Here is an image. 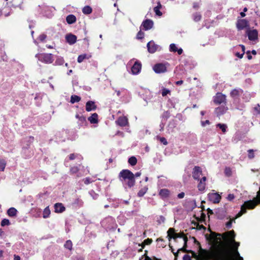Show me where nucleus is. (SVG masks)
<instances>
[{"label":"nucleus","instance_id":"obj_1","mask_svg":"<svg viewBox=\"0 0 260 260\" xmlns=\"http://www.w3.org/2000/svg\"><path fill=\"white\" fill-rule=\"evenodd\" d=\"M141 174L140 172H137L135 174H134L128 170H122L119 174V178L123 184L126 185L129 188H131L135 184V177H139Z\"/></svg>","mask_w":260,"mask_h":260},{"label":"nucleus","instance_id":"obj_2","mask_svg":"<svg viewBox=\"0 0 260 260\" xmlns=\"http://www.w3.org/2000/svg\"><path fill=\"white\" fill-rule=\"evenodd\" d=\"M188 251V253L191 254L192 257L194 258L196 260H211L212 259V254L214 252L209 250L203 249L201 246H200L198 254L191 250H189Z\"/></svg>","mask_w":260,"mask_h":260},{"label":"nucleus","instance_id":"obj_3","mask_svg":"<svg viewBox=\"0 0 260 260\" xmlns=\"http://www.w3.org/2000/svg\"><path fill=\"white\" fill-rule=\"evenodd\" d=\"M231 243L232 244L231 250L225 248H221L219 250H224L226 251L229 253L230 258L232 260H243V258L240 255V253L238 251L240 243L236 242L235 240H234Z\"/></svg>","mask_w":260,"mask_h":260},{"label":"nucleus","instance_id":"obj_4","mask_svg":"<svg viewBox=\"0 0 260 260\" xmlns=\"http://www.w3.org/2000/svg\"><path fill=\"white\" fill-rule=\"evenodd\" d=\"M211 260H232L230 258L229 253L224 250H217L214 251Z\"/></svg>","mask_w":260,"mask_h":260},{"label":"nucleus","instance_id":"obj_5","mask_svg":"<svg viewBox=\"0 0 260 260\" xmlns=\"http://www.w3.org/2000/svg\"><path fill=\"white\" fill-rule=\"evenodd\" d=\"M35 56L39 61L47 64L51 63L54 60L53 54L51 53H39Z\"/></svg>","mask_w":260,"mask_h":260},{"label":"nucleus","instance_id":"obj_6","mask_svg":"<svg viewBox=\"0 0 260 260\" xmlns=\"http://www.w3.org/2000/svg\"><path fill=\"white\" fill-rule=\"evenodd\" d=\"M213 102L216 105H220L221 104L226 105V96L221 92H217L213 97Z\"/></svg>","mask_w":260,"mask_h":260},{"label":"nucleus","instance_id":"obj_7","mask_svg":"<svg viewBox=\"0 0 260 260\" xmlns=\"http://www.w3.org/2000/svg\"><path fill=\"white\" fill-rule=\"evenodd\" d=\"M167 233L169 240H171L172 239L176 240L177 238H183V237H184V234L183 233H176L175 232V229L173 228H170L168 230Z\"/></svg>","mask_w":260,"mask_h":260},{"label":"nucleus","instance_id":"obj_8","mask_svg":"<svg viewBox=\"0 0 260 260\" xmlns=\"http://www.w3.org/2000/svg\"><path fill=\"white\" fill-rule=\"evenodd\" d=\"M249 26V21L245 19H238L236 27L238 30H243Z\"/></svg>","mask_w":260,"mask_h":260},{"label":"nucleus","instance_id":"obj_9","mask_svg":"<svg viewBox=\"0 0 260 260\" xmlns=\"http://www.w3.org/2000/svg\"><path fill=\"white\" fill-rule=\"evenodd\" d=\"M153 70L157 74L165 73L167 70L165 64L162 63L155 64L153 67Z\"/></svg>","mask_w":260,"mask_h":260},{"label":"nucleus","instance_id":"obj_10","mask_svg":"<svg viewBox=\"0 0 260 260\" xmlns=\"http://www.w3.org/2000/svg\"><path fill=\"white\" fill-rule=\"evenodd\" d=\"M192 177L194 179L199 180L200 177L202 175V170L200 167L195 166L192 172Z\"/></svg>","mask_w":260,"mask_h":260},{"label":"nucleus","instance_id":"obj_11","mask_svg":"<svg viewBox=\"0 0 260 260\" xmlns=\"http://www.w3.org/2000/svg\"><path fill=\"white\" fill-rule=\"evenodd\" d=\"M171 191L167 188H162L159 190L158 195L162 200L169 198L171 196Z\"/></svg>","mask_w":260,"mask_h":260},{"label":"nucleus","instance_id":"obj_12","mask_svg":"<svg viewBox=\"0 0 260 260\" xmlns=\"http://www.w3.org/2000/svg\"><path fill=\"white\" fill-rule=\"evenodd\" d=\"M246 34L248 39L250 41H255L258 39V31L256 29L247 30Z\"/></svg>","mask_w":260,"mask_h":260},{"label":"nucleus","instance_id":"obj_13","mask_svg":"<svg viewBox=\"0 0 260 260\" xmlns=\"http://www.w3.org/2000/svg\"><path fill=\"white\" fill-rule=\"evenodd\" d=\"M209 200L214 204L218 203L221 200V196L217 192L208 194Z\"/></svg>","mask_w":260,"mask_h":260},{"label":"nucleus","instance_id":"obj_14","mask_svg":"<svg viewBox=\"0 0 260 260\" xmlns=\"http://www.w3.org/2000/svg\"><path fill=\"white\" fill-rule=\"evenodd\" d=\"M148 51L150 53H154L158 48V45L155 44L153 41L149 42L147 44Z\"/></svg>","mask_w":260,"mask_h":260},{"label":"nucleus","instance_id":"obj_15","mask_svg":"<svg viewBox=\"0 0 260 260\" xmlns=\"http://www.w3.org/2000/svg\"><path fill=\"white\" fill-rule=\"evenodd\" d=\"M65 38L66 42L70 45H73L77 41V37L71 33L67 34Z\"/></svg>","mask_w":260,"mask_h":260},{"label":"nucleus","instance_id":"obj_16","mask_svg":"<svg viewBox=\"0 0 260 260\" xmlns=\"http://www.w3.org/2000/svg\"><path fill=\"white\" fill-rule=\"evenodd\" d=\"M141 26L143 27V29L145 30L150 29L153 26V22L150 19H146L143 21Z\"/></svg>","mask_w":260,"mask_h":260},{"label":"nucleus","instance_id":"obj_17","mask_svg":"<svg viewBox=\"0 0 260 260\" xmlns=\"http://www.w3.org/2000/svg\"><path fill=\"white\" fill-rule=\"evenodd\" d=\"M54 212L57 213H61L66 210V207L61 203H55L54 205Z\"/></svg>","mask_w":260,"mask_h":260},{"label":"nucleus","instance_id":"obj_18","mask_svg":"<svg viewBox=\"0 0 260 260\" xmlns=\"http://www.w3.org/2000/svg\"><path fill=\"white\" fill-rule=\"evenodd\" d=\"M141 63L138 61H136L134 65L132 66L131 71L133 74H138L141 69Z\"/></svg>","mask_w":260,"mask_h":260},{"label":"nucleus","instance_id":"obj_19","mask_svg":"<svg viewBox=\"0 0 260 260\" xmlns=\"http://www.w3.org/2000/svg\"><path fill=\"white\" fill-rule=\"evenodd\" d=\"M227 110L228 107L226 106V105H224L216 108L215 110V112L217 116H219L225 113Z\"/></svg>","mask_w":260,"mask_h":260},{"label":"nucleus","instance_id":"obj_20","mask_svg":"<svg viewBox=\"0 0 260 260\" xmlns=\"http://www.w3.org/2000/svg\"><path fill=\"white\" fill-rule=\"evenodd\" d=\"M207 178L205 176L203 177L201 179H200V182L198 185V188L200 191H204L206 188V181Z\"/></svg>","mask_w":260,"mask_h":260},{"label":"nucleus","instance_id":"obj_21","mask_svg":"<svg viewBox=\"0 0 260 260\" xmlns=\"http://www.w3.org/2000/svg\"><path fill=\"white\" fill-rule=\"evenodd\" d=\"M97 107L95 103L92 101H89L86 102L85 109L87 112H90L92 110H95Z\"/></svg>","mask_w":260,"mask_h":260},{"label":"nucleus","instance_id":"obj_22","mask_svg":"<svg viewBox=\"0 0 260 260\" xmlns=\"http://www.w3.org/2000/svg\"><path fill=\"white\" fill-rule=\"evenodd\" d=\"M116 122L117 124L120 126H125L128 123V120L126 117H119L116 121Z\"/></svg>","mask_w":260,"mask_h":260},{"label":"nucleus","instance_id":"obj_23","mask_svg":"<svg viewBox=\"0 0 260 260\" xmlns=\"http://www.w3.org/2000/svg\"><path fill=\"white\" fill-rule=\"evenodd\" d=\"M88 120L91 124H95L98 122V115L94 113L92 114L91 116L88 118Z\"/></svg>","mask_w":260,"mask_h":260},{"label":"nucleus","instance_id":"obj_24","mask_svg":"<svg viewBox=\"0 0 260 260\" xmlns=\"http://www.w3.org/2000/svg\"><path fill=\"white\" fill-rule=\"evenodd\" d=\"M76 17L74 15L70 14L66 17V21L69 24H72L76 22Z\"/></svg>","mask_w":260,"mask_h":260},{"label":"nucleus","instance_id":"obj_25","mask_svg":"<svg viewBox=\"0 0 260 260\" xmlns=\"http://www.w3.org/2000/svg\"><path fill=\"white\" fill-rule=\"evenodd\" d=\"M91 57V55L87 54H83L79 55L77 58V61L79 63L82 62L85 59H89Z\"/></svg>","mask_w":260,"mask_h":260},{"label":"nucleus","instance_id":"obj_26","mask_svg":"<svg viewBox=\"0 0 260 260\" xmlns=\"http://www.w3.org/2000/svg\"><path fill=\"white\" fill-rule=\"evenodd\" d=\"M17 210L14 207H11L7 210V214L9 216L14 217L17 215Z\"/></svg>","mask_w":260,"mask_h":260},{"label":"nucleus","instance_id":"obj_27","mask_svg":"<svg viewBox=\"0 0 260 260\" xmlns=\"http://www.w3.org/2000/svg\"><path fill=\"white\" fill-rule=\"evenodd\" d=\"M78 125L80 127L83 126H86L87 125V122L86 119V117L83 115L81 116V117L78 120Z\"/></svg>","mask_w":260,"mask_h":260},{"label":"nucleus","instance_id":"obj_28","mask_svg":"<svg viewBox=\"0 0 260 260\" xmlns=\"http://www.w3.org/2000/svg\"><path fill=\"white\" fill-rule=\"evenodd\" d=\"M161 8V5L160 3L159 2L157 3V5L156 7H154V11L155 12L156 15L160 16L162 15V13L159 11V9Z\"/></svg>","mask_w":260,"mask_h":260},{"label":"nucleus","instance_id":"obj_29","mask_svg":"<svg viewBox=\"0 0 260 260\" xmlns=\"http://www.w3.org/2000/svg\"><path fill=\"white\" fill-rule=\"evenodd\" d=\"M81 101V98L77 95H72L71 96L70 102L72 104H74L76 102H79Z\"/></svg>","mask_w":260,"mask_h":260},{"label":"nucleus","instance_id":"obj_30","mask_svg":"<svg viewBox=\"0 0 260 260\" xmlns=\"http://www.w3.org/2000/svg\"><path fill=\"white\" fill-rule=\"evenodd\" d=\"M148 188L147 186H144L143 188H141L138 192L137 196L139 197H143L147 191Z\"/></svg>","mask_w":260,"mask_h":260},{"label":"nucleus","instance_id":"obj_31","mask_svg":"<svg viewBox=\"0 0 260 260\" xmlns=\"http://www.w3.org/2000/svg\"><path fill=\"white\" fill-rule=\"evenodd\" d=\"M230 95L233 98H236L240 95V91L238 89H234L230 92Z\"/></svg>","mask_w":260,"mask_h":260},{"label":"nucleus","instance_id":"obj_32","mask_svg":"<svg viewBox=\"0 0 260 260\" xmlns=\"http://www.w3.org/2000/svg\"><path fill=\"white\" fill-rule=\"evenodd\" d=\"M226 234L228 235V238L230 239V242L235 240V234L233 230L228 232Z\"/></svg>","mask_w":260,"mask_h":260},{"label":"nucleus","instance_id":"obj_33","mask_svg":"<svg viewBox=\"0 0 260 260\" xmlns=\"http://www.w3.org/2000/svg\"><path fill=\"white\" fill-rule=\"evenodd\" d=\"M92 8L89 6H85L82 9V12L84 14H90L92 12Z\"/></svg>","mask_w":260,"mask_h":260},{"label":"nucleus","instance_id":"obj_34","mask_svg":"<svg viewBox=\"0 0 260 260\" xmlns=\"http://www.w3.org/2000/svg\"><path fill=\"white\" fill-rule=\"evenodd\" d=\"M50 214V210L49 208V207H46L43 211V217L44 218H47L49 217Z\"/></svg>","mask_w":260,"mask_h":260},{"label":"nucleus","instance_id":"obj_35","mask_svg":"<svg viewBox=\"0 0 260 260\" xmlns=\"http://www.w3.org/2000/svg\"><path fill=\"white\" fill-rule=\"evenodd\" d=\"M128 162L132 166H135L137 163V159L135 156H131L128 158Z\"/></svg>","mask_w":260,"mask_h":260},{"label":"nucleus","instance_id":"obj_36","mask_svg":"<svg viewBox=\"0 0 260 260\" xmlns=\"http://www.w3.org/2000/svg\"><path fill=\"white\" fill-rule=\"evenodd\" d=\"M246 211H246V208H245L244 206H241L240 211L236 215L235 218L234 219L240 217L243 214H245V213H246Z\"/></svg>","mask_w":260,"mask_h":260},{"label":"nucleus","instance_id":"obj_37","mask_svg":"<svg viewBox=\"0 0 260 260\" xmlns=\"http://www.w3.org/2000/svg\"><path fill=\"white\" fill-rule=\"evenodd\" d=\"M246 211H246V208H245L244 206H241L240 211L236 215L235 218L234 219L240 217L243 214H245V213H246Z\"/></svg>","mask_w":260,"mask_h":260},{"label":"nucleus","instance_id":"obj_38","mask_svg":"<svg viewBox=\"0 0 260 260\" xmlns=\"http://www.w3.org/2000/svg\"><path fill=\"white\" fill-rule=\"evenodd\" d=\"M216 127H219L223 133L226 132L227 125L225 124L218 123L216 124Z\"/></svg>","mask_w":260,"mask_h":260},{"label":"nucleus","instance_id":"obj_39","mask_svg":"<svg viewBox=\"0 0 260 260\" xmlns=\"http://www.w3.org/2000/svg\"><path fill=\"white\" fill-rule=\"evenodd\" d=\"M72 246H73V244H72V242L71 240H67L65 244H64V247L70 250H71L72 249Z\"/></svg>","mask_w":260,"mask_h":260},{"label":"nucleus","instance_id":"obj_40","mask_svg":"<svg viewBox=\"0 0 260 260\" xmlns=\"http://www.w3.org/2000/svg\"><path fill=\"white\" fill-rule=\"evenodd\" d=\"M7 162L5 159H0V171H4Z\"/></svg>","mask_w":260,"mask_h":260},{"label":"nucleus","instance_id":"obj_41","mask_svg":"<svg viewBox=\"0 0 260 260\" xmlns=\"http://www.w3.org/2000/svg\"><path fill=\"white\" fill-rule=\"evenodd\" d=\"M79 171V169L77 166L72 167L70 170V174H74Z\"/></svg>","mask_w":260,"mask_h":260},{"label":"nucleus","instance_id":"obj_42","mask_svg":"<svg viewBox=\"0 0 260 260\" xmlns=\"http://www.w3.org/2000/svg\"><path fill=\"white\" fill-rule=\"evenodd\" d=\"M10 224V222L9 220L6 218L3 219L1 222V225L2 226H4L5 225H9Z\"/></svg>","mask_w":260,"mask_h":260},{"label":"nucleus","instance_id":"obj_43","mask_svg":"<svg viewBox=\"0 0 260 260\" xmlns=\"http://www.w3.org/2000/svg\"><path fill=\"white\" fill-rule=\"evenodd\" d=\"M202 16L199 13H196L193 14V20L196 21H199L201 19Z\"/></svg>","mask_w":260,"mask_h":260},{"label":"nucleus","instance_id":"obj_44","mask_svg":"<svg viewBox=\"0 0 260 260\" xmlns=\"http://www.w3.org/2000/svg\"><path fill=\"white\" fill-rule=\"evenodd\" d=\"M64 63V60L63 58H57L55 62V64L57 66L62 65Z\"/></svg>","mask_w":260,"mask_h":260},{"label":"nucleus","instance_id":"obj_45","mask_svg":"<svg viewBox=\"0 0 260 260\" xmlns=\"http://www.w3.org/2000/svg\"><path fill=\"white\" fill-rule=\"evenodd\" d=\"M157 139L159 140V141L165 145H167L168 144L167 140L165 137L157 136Z\"/></svg>","mask_w":260,"mask_h":260},{"label":"nucleus","instance_id":"obj_46","mask_svg":"<svg viewBox=\"0 0 260 260\" xmlns=\"http://www.w3.org/2000/svg\"><path fill=\"white\" fill-rule=\"evenodd\" d=\"M171 93V91L167 88H163L162 89L161 94L162 96H166L168 94H170Z\"/></svg>","mask_w":260,"mask_h":260},{"label":"nucleus","instance_id":"obj_47","mask_svg":"<svg viewBox=\"0 0 260 260\" xmlns=\"http://www.w3.org/2000/svg\"><path fill=\"white\" fill-rule=\"evenodd\" d=\"M177 47L175 44H171L170 45L169 50L171 52H176L177 50Z\"/></svg>","mask_w":260,"mask_h":260},{"label":"nucleus","instance_id":"obj_48","mask_svg":"<svg viewBox=\"0 0 260 260\" xmlns=\"http://www.w3.org/2000/svg\"><path fill=\"white\" fill-rule=\"evenodd\" d=\"M194 225H196V229L198 230H201L202 229L205 230L206 228L202 224H200L198 222H194Z\"/></svg>","mask_w":260,"mask_h":260},{"label":"nucleus","instance_id":"obj_49","mask_svg":"<svg viewBox=\"0 0 260 260\" xmlns=\"http://www.w3.org/2000/svg\"><path fill=\"white\" fill-rule=\"evenodd\" d=\"M84 183L86 185H88L92 183L93 181L90 177H86L83 180Z\"/></svg>","mask_w":260,"mask_h":260},{"label":"nucleus","instance_id":"obj_50","mask_svg":"<svg viewBox=\"0 0 260 260\" xmlns=\"http://www.w3.org/2000/svg\"><path fill=\"white\" fill-rule=\"evenodd\" d=\"M144 37V33L141 30H140L137 35V39L140 40L143 39Z\"/></svg>","mask_w":260,"mask_h":260},{"label":"nucleus","instance_id":"obj_51","mask_svg":"<svg viewBox=\"0 0 260 260\" xmlns=\"http://www.w3.org/2000/svg\"><path fill=\"white\" fill-rule=\"evenodd\" d=\"M235 221V219H230L229 221H228L226 224H225V226H226V228L228 229H230L232 228V222L233 221Z\"/></svg>","mask_w":260,"mask_h":260},{"label":"nucleus","instance_id":"obj_52","mask_svg":"<svg viewBox=\"0 0 260 260\" xmlns=\"http://www.w3.org/2000/svg\"><path fill=\"white\" fill-rule=\"evenodd\" d=\"M248 156L249 158H253L254 157L253 150L249 149L248 151Z\"/></svg>","mask_w":260,"mask_h":260},{"label":"nucleus","instance_id":"obj_53","mask_svg":"<svg viewBox=\"0 0 260 260\" xmlns=\"http://www.w3.org/2000/svg\"><path fill=\"white\" fill-rule=\"evenodd\" d=\"M152 240L151 239L147 238V239L144 241V245H150L152 242Z\"/></svg>","mask_w":260,"mask_h":260},{"label":"nucleus","instance_id":"obj_54","mask_svg":"<svg viewBox=\"0 0 260 260\" xmlns=\"http://www.w3.org/2000/svg\"><path fill=\"white\" fill-rule=\"evenodd\" d=\"M225 174L228 176H230L231 175V171L230 168H225L224 170Z\"/></svg>","mask_w":260,"mask_h":260},{"label":"nucleus","instance_id":"obj_55","mask_svg":"<svg viewBox=\"0 0 260 260\" xmlns=\"http://www.w3.org/2000/svg\"><path fill=\"white\" fill-rule=\"evenodd\" d=\"M77 154H75L74 153H71L69 155V159L71 160H74L77 157Z\"/></svg>","mask_w":260,"mask_h":260},{"label":"nucleus","instance_id":"obj_56","mask_svg":"<svg viewBox=\"0 0 260 260\" xmlns=\"http://www.w3.org/2000/svg\"><path fill=\"white\" fill-rule=\"evenodd\" d=\"M186 247L187 246H185V245L184 244L183 247L182 248H181L178 250V252H179L180 251H182L183 252L188 253V250L186 249Z\"/></svg>","mask_w":260,"mask_h":260},{"label":"nucleus","instance_id":"obj_57","mask_svg":"<svg viewBox=\"0 0 260 260\" xmlns=\"http://www.w3.org/2000/svg\"><path fill=\"white\" fill-rule=\"evenodd\" d=\"M185 197V193L184 192H181L178 194L177 198L179 199H183Z\"/></svg>","mask_w":260,"mask_h":260},{"label":"nucleus","instance_id":"obj_58","mask_svg":"<svg viewBox=\"0 0 260 260\" xmlns=\"http://www.w3.org/2000/svg\"><path fill=\"white\" fill-rule=\"evenodd\" d=\"M205 218H206V214L202 212L201 213V215L200 221L201 222L204 221L205 220Z\"/></svg>","mask_w":260,"mask_h":260},{"label":"nucleus","instance_id":"obj_59","mask_svg":"<svg viewBox=\"0 0 260 260\" xmlns=\"http://www.w3.org/2000/svg\"><path fill=\"white\" fill-rule=\"evenodd\" d=\"M254 110L257 112L258 114H260V105L257 104L256 107H254Z\"/></svg>","mask_w":260,"mask_h":260},{"label":"nucleus","instance_id":"obj_60","mask_svg":"<svg viewBox=\"0 0 260 260\" xmlns=\"http://www.w3.org/2000/svg\"><path fill=\"white\" fill-rule=\"evenodd\" d=\"M244 52H242V53H240L239 52H237L235 54V55L239 57V58H242L243 57L244 55Z\"/></svg>","mask_w":260,"mask_h":260},{"label":"nucleus","instance_id":"obj_61","mask_svg":"<svg viewBox=\"0 0 260 260\" xmlns=\"http://www.w3.org/2000/svg\"><path fill=\"white\" fill-rule=\"evenodd\" d=\"M183 260H191V256L188 254H185L183 257Z\"/></svg>","mask_w":260,"mask_h":260},{"label":"nucleus","instance_id":"obj_62","mask_svg":"<svg viewBox=\"0 0 260 260\" xmlns=\"http://www.w3.org/2000/svg\"><path fill=\"white\" fill-rule=\"evenodd\" d=\"M235 198V196L233 194H229L228 196V199L229 201H232Z\"/></svg>","mask_w":260,"mask_h":260},{"label":"nucleus","instance_id":"obj_63","mask_svg":"<svg viewBox=\"0 0 260 260\" xmlns=\"http://www.w3.org/2000/svg\"><path fill=\"white\" fill-rule=\"evenodd\" d=\"M200 7L199 4L198 3L195 2L193 4V8L194 9H198Z\"/></svg>","mask_w":260,"mask_h":260},{"label":"nucleus","instance_id":"obj_64","mask_svg":"<svg viewBox=\"0 0 260 260\" xmlns=\"http://www.w3.org/2000/svg\"><path fill=\"white\" fill-rule=\"evenodd\" d=\"M210 122L208 120H206L205 121H202V125L203 126H205L206 124H210Z\"/></svg>","mask_w":260,"mask_h":260}]
</instances>
